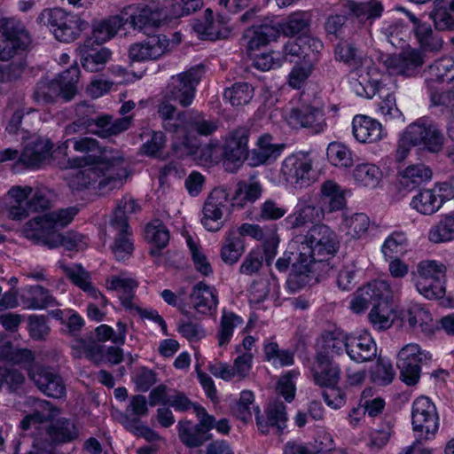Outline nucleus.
<instances>
[{"mask_svg":"<svg viewBox=\"0 0 454 454\" xmlns=\"http://www.w3.org/2000/svg\"><path fill=\"white\" fill-rule=\"evenodd\" d=\"M283 145L273 144L272 137L263 135L257 141V147L251 152V161L253 165L264 164L275 160L281 153Z\"/></svg>","mask_w":454,"mask_h":454,"instance_id":"ea45409f","label":"nucleus"},{"mask_svg":"<svg viewBox=\"0 0 454 454\" xmlns=\"http://www.w3.org/2000/svg\"><path fill=\"white\" fill-rule=\"evenodd\" d=\"M139 210L140 207L133 198L124 196L118 202L110 223H118L120 225H129V216Z\"/></svg>","mask_w":454,"mask_h":454,"instance_id":"338daca9","label":"nucleus"},{"mask_svg":"<svg viewBox=\"0 0 454 454\" xmlns=\"http://www.w3.org/2000/svg\"><path fill=\"white\" fill-rule=\"evenodd\" d=\"M8 194L12 199L8 210L12 220H23L30 212L43 211L50 207L49 192L44 188L12 186Z\"/></svg>","mask_w":454,"mask_h":454,"instance_id":"0eeeda50","label":"nucleus"},{"mask_svg":"<svg viewBox=\"0 0 454 454\" xmlns=\"http://www.w3.org/2000/svg\"><path fill=\"white\" fill-rule=\"evenodd\" d=\"M281 33V22L277 20L265 19L259 25L253 24L245 33L247 49L254 51L260 46L266 45L270 41L276 40Z\"/></svg>","mask_w":454,"mask_h":454,"instance_id":"5701e85b","label":"nucleus"},{"mask_svg":"<svg viewBox=\"0 0 454 454\" xmlns=\"http://www.w3.org/2000/svg\"><path fill=\"white\" fill-rule=\"evenodd\" d=\"M370 223V218L364 213L343 214L342 216V225L347 235L355 239L366 235Z\"/></svg>","mask_w":454,"mask_h":454,"instance_id":"5fc2aeb1","label":"nucleus"},{"mask_svg":"<svg viewBox=\"0 0 454 454\" xmlns=\"http://www.w3.org/2000/svg\"><path fill=\"white\" fill-rule=\"evenodd\" d=\"M412 29L422 52H438L442 49L443 40L430 24H419Z\"/></svg>","mask_w":454,"mask_h":454,"instance_id":"49530a36","label":"nucleus"},{"mask_svg":"<svg viewBox=\"0 0 454 454\" xmlns=\"http://www.w3.org/2000/svg\"><path fill=\"white\" fill-rule=\"evenodd\" d=\"M148 414V402L145 395H135L129 399L128 405L123 412L126 421L137 423L141 418Z\"/></svg>","mask_w":454,"mask_h":454,"instance_id":"0e129e2a","label":"nucleus"},{"mask_svg":"<svg viewBox=\"0 0 454 454\" xmlns=\"http://www.w3.org/2000/svg\"><path fill=\"white\" fill-rule=\"evenodd\" d=\"M192 27L194 32L202 40L215 41L223 37V33L219 28V24L215 23L211 9H207L204 12L203 19L197 20L193 23Z\"/></svg>","mask_w":454,"mask_h":454,"instance_id":"3c124183","label":"nucleus"},{"mask_svg":"<svg viewBox=\"0 0 454 454\" xmlns=\"http://www.w3.org/2000/svg\"><path fill=\"white\" fill-rule=\"evenodd\" d=\"M77 213L76 207H70L34 217L23 226V234L35 243L49 248L63 247L68 251L82 249L84 245L82 234L69 232L63 235L59 232L72 222Z\"/></svg>","mask_w":454,"mask_h":454,"instance_id":"f257e3e1","label":"nucleus"},{"mask_svg":"<svg viewBox=\"0 0 454 454\" xmlns=\"http://www.w3.org/2000/svg\"><path fill=\"white\" fill-rule=\"evenodd\" d=\"M280 173L283 178L294 187H308L315 180L312 160L304 153H297L285 158Z\"/></svg>","mask_w":454,"mask_h":454,"instance_id":"ddd939ff","label":"nucleus"},{"mask_svg":"<svg viewBox=\"0 0 454 454\" xmlns=\"http://www.w3.org/2000/svg\"><path fill=\"white\" fill-rule=\"evenodd\" d=\"M131 12L126 22L137 30L149 34V31L160 27L167 17V13L154 4L137 5L129 8Z\"/></svg>","mask_w":454,"mask_h":454,"instance_id":"412c9836","label":"nucleus"},{"mask_svg":"<svg viewBox=\"0 0 454 454\" xmlns=\"http://www.w3.org/2000/svg\"><path fill=\"white\" fill-rule=\"evenodd\" d=\"M145 239L153 243L155 247L151 248L150 254L155 257L160 255V251L169 241V231L160 221L156 220L148 223L145 230Z\"/></svg>","mask_w":454,"mask_h":454,"instance_id":"8fccbe9b","label":"nucleus"},{"mask_svg":"<svg viewBox=\"0 0 454 454\" xmlns=\"http://www.w3.org/2000/svg\"><path fill=\"white\" fill-rule=\"evenodd\" d=\"M190 300L193 309L202 315H212L218 304L216 290L204 282L193 286Z\"/></svg>","mask_w":454,"mask_h":454,"instance_id":"c756f323","label":"nucleus"},{"mask_svg":"<svg viewBox=\"0 0 454 454\" xmlns=\"http://www.w3.org/2000/svg\"><path fill=\"white\" fill-rule=\"evenodd\" d=\"M447 266L436 260H422L411 272V281L419 294L438 300L446 294Z\"/></svg>","mask_w":454,"mask_h":454,"instance_id":"39448f33","label":"nucleus"},{"mask_svg":"<svg viewBox=\"0 0 454 454\" xmlns=\"http://www.w3.org/2000/svg\"><path fill=\"white\" fill-rule=\"evenodd\" d=\"M353 177L360 186L375 188L382 178V171L375 164L362 163L354 168Z\"/></svg>","mask_w":454,"mask_h":454,"instance_id":"6e6d98bb","label":"nucleus"},{"mask_svg":"<svg viewBox=\"0 0 454 454\" xmlns=\"http://www.w3.org/2000/svg\"><path fill=\"white\" fill-rule=\"evenodd\" d=\"M202 75V69L192 67L176 76H172L168 85L165 98L177 102L182 106H190L194 98L196 86L199 84Z\"/></svg>","mask_w":454,"mask_h":454,"instance_id":"f8f14e48","label":"nucleus"},{"mask_svg":"<svg viewBox=\"0 0 454 454\" xmlns=\"http://www.w3.org/2000/svg\"><path fill=\"white\" fill-rule=\"evenodd\" d=\"M22 302L27 309H44L59 305L56 298L39 285L28 288L27 294L22 296Z\"/></svg>","mask_w":454,"mask_h":454,"instance_id":"79ce46f5","label":"nucleus"},{"mask_svg":"<svg viewBox=\"0 0 454 454\" xmlns=\"http://www.w3.org/2000/svg\"><path fill=\"white\" fill-rule=\"evenodd\" d=\"M428 239L436 244L454 240V212L443 216L431 227Z\"/></svg>","mask_w":454,"mask_h":454,"instance_id":"13d9d810","label":"nucleus"},{"mask_svg":"<svg viewBox=\"0 0 454 454\" xmlns=\"http://www.w3.org/2000/svg\"><path fill=\"white\" fill-rule=\"evenodd\" d=\"M228 194L225 190L215 189L206 200L201 223L208 231H217L223 227V215L226 209Z\"/></svg>","mask_w":454,"mask_h":454,"instance_id":"f3484780","label":"nucleus"},{"mask_svg":"<svg viewBox=\"0 0 454 454\" xmlns=\"http://www.w3.org/2000/svg\"><path fill=\"white\" fill-rule=\"evenodd\" d=\"M30 43L31 37L21 24L0 16V60L25 56Z\"/></svg>","mask_w":454,"mask_h":454,"instance_id":"1a4fd4ad","label":"nucleus"},{"mask_svg":"<svg viewBox=\"0 0 454 454\" xmlns=\"http://www.w3.org/2000/svg\"><path fill=\"white\" fill-rule=\"evenodd\" d=\"M325 214L319 203L316 205L310 200H300L294 211L285 219V222L289 228L296 229L309 223L321 222Z\"/></svg>","mask_w":454,"mask_h":454,"instance_id":"a878e982","label":"nucleus"},{"mask_svg":"<svg viewBox=\"0 0 454 454\" xmlns=\"http://www.w3.org/2000/svg\"><path fill=\"white\" fill-rule=\"evenodd\" d=\"M349 334L340 328L324 331L319 338L320 348L316 355L317 363L347 354Z\"/></svg>","mask_w":454,"mask_h":454,"instance_id":"a211bd4d","label":"nucleus"},{"mask_svg":"<svg viewBox=\"0 0 454 454\" xmlns=\"http://www.w3.org/2000/svg\"><path fill=\"white\" fill-rule=\"evenodd\" d=\"M168 405L173 407L176 411H187L193 409V412L199 419L198 426H215V419L213 416L209 415L207 411L195 403H193L185 394L178 391H174L170 394L168 398Z\"/></svg>","mask_w":454,"mask_h":454,"instance_id":"4c0bfd02","label":"nucleus"},{"mask_svg":"<svg viewBox=\"0 0 454 454\" xmlns=\"http://www.w3.org/2000/svg\"><path fill=\"white\" fill-rule=\"evenodd\" d=\"M352 132L360 143H374L383 137L381 124L366 115H356L352 121Z\"/></svg>","mask_w":454,"mask_h":454,"instance_id":"7c9ffc66","label":"nucleus"},{"mask_svg":"<svg viewBox=\"0 0 454 454\" xmlns=\"http://www.w3.org/2000/svg\"><path fill=\"white\" fill-rule=\"evenodd\" d=\"M124 24L123 18L121 16H113L96 23L93 26L91 35L84 41L86 46L105 43L113 38Z\"/></svg>","mask_w":454,"mask_h":454,"instance_id":"72a5a7b5","label":"nucleus"},{"mask_svg":"<svg viewBox=\"0 0 454 454\" xmlns=\"http://www.w3.org/2000/svg\"><path fill=\"white\" fill-rule=\"evenodd\" d=\"M424 63V53L417 48H409L399 54L389 55L383 62L388 75L405 78L419 75Z\"/></svg>","mask_w":454,"mask_h":454,"instance_id":"4468645a","label":"nucleus"},{"mask_svg":"<svg viewBox=\"0 0 454 454\" xmlns=\"http://www.w3.org/2000/svg\"><path fill=\"white\" fill-rule=\"evenodd\" d=\"M67 276L87 295L98 302L101 307L107 305V299L90 282V274L81 266L74 265L65 268Z\"/></svg>","mask_w":454,"mask_h":454,"instance_id":"c9c22d12","label":"nucleus"},{"mask_svg":"<svg viewBox=\"0 0 454 454\" xmlns=\"http://www.w3.org/2000/svg\"><path fill=\"white\" fill-rule=\"evenodd\" d=\"M36 21L49 27L54 37L63 43L74 42L88 27V23L80 16L67 12L62 8L43 10Z\"/></svg>","mask_w":454,"mask_h":454,"instance_id":"423d86ee","label":"nucleus"},{"mask_svg":"<svg viewBox=\"0 0 454 454\" xmlns=\"http://www.w3.org/2000/svg\"><path fill=\"white\" fill-rule=\"evenodd\" d=\"M432 169L424 163L409 165L401 174L402 184L407 189H414L432 178Z\"/></svg>","mask_w":454,"mask_h":454,"instance_id":"09e8293b","label":"nucleus"},{"mask_svg":"<svg viewBox=\"0 0 454 454\" xmlns=\"http://www.w3.org/2000/svg\"><path fill=\"white\" fill-rule=\"evenodd\" d=\"M318 203L325 213L340 210L346 204L344 191L336 182L326 180L321 184Z\"/></svg>","mask_w":454,"mask_h":454,"instance_id":"2f4dec72","label":"nucleus"},{"mask_svg":"<svg viewBox=\"0 0 454 454\" xmlns=\"http://www.w3.org/2000/svg\"><path fill=\"white\" fill-rule=\"evenodd\" d=\"M69 143L73 144L75 152L84 154L82 157L69 158L67 164L70 168H83L94 164L124 166V158L121 151L112 147H101L94 138L88 137L67 138L59 149H67Z\"/></svg>","mask_w":454,"mask_h":454,"instance_id":"20e7f679","label":"nucleus"},{"mask_svg":"<svg viewBox=\"0 0 454 454\" xmlns=\"http://www.w3.org/2000/svg\"><path fill=\"white\" fill-rule=\"evenodd\" d=\"M59 415V410L54 408L47 401H36L34 410L24 416L20 421L22 427L53 422Z\"/></svg>","mask_w":454,"mask_h":454,"instance_id":"c03bdc74","label":"nucleus"},{"mask_svg":"<svg viewBox=\"0 0 454 454\" xmlns=\"http://www.w3.org/2000/svg\"><path fill=\"white\" fill-rule=\"evenodd\" d=\"M318 370L313 373L315 383L323 387L338 386L340 379V367L331 359L325 363H317Z\"/></svg>","mask_w":454,"mask_h":454,"instance_id":"864d4df0","label":"nucleus"},{"mask_svg":"<svg viewBox=\"0 0 454 454\" xmlns=\"http://www.w3.org/2000/svg\"><path fill=\"white\" fill-rule=\"evenodd\" d=\"M110 231L114 232V243L111 250L118 261L129 259L134 250L132 233L129 225L110 223Z\"/></svg>","mask_w":454,"mask_h":454,"instance_id":"473e14b6","label":"nucleus"},{"mask_svg":"<svg viewBox=\"0 0 454 454\" xmlns=\"http://www.w3.org/2000/svg\"><path fill=\"white\" fill-rule=\"evenodd\" d=\"M432 360V355L415 343L404 346L398 353L397 366L401 380L408 386L416 385L420 378L421 365Z\"/></svg>","mask_w":454,"mask_h":454,"instance_id":"9b49d317","label":"nucleus"},{"mask_svg":"<svg viewBox=\"0 0 454 454\" xmlns=\"http://www.w3.org/2000/svg\"><path fill=\"white\" fill-rule=\"evenodd\" d=\"M407 246L408 239L405 232L395 231L387 237L381 247V252L385 257L393 258L396 254L403 253Z\"/></svg>","mask_w":454,"mask_h":454,"instance_id":"69168bd1","label":"nucleus"},{"mask_svg":"<svg viewBox=\"0 0 454 454\" xmlns=\"http://www.w3.org/2000/svg\"><path fill=\"white\" fill-rule=\"evenodd\" d=\"M412 426H438L439 417L434 403L427 396L413 401L411 408Z\"/></svg>","mask_w":454,"mask_h":454,"instance_id":"e433bc0d","label":"nucleus"},{"mask_svg":"<svg viewBox=\"0 0 454 454\" xmlns=\"http://www.w3.org/2000/svg\"><path fill=\"white\" fill-rule=\"evenodd\" d=\"M395 375V371L389 360L379 358L371 371L372 380L380 385L390 384Z\"/></svg>","mask_w":454,"mask_h":454,"instance_id":"774afa93","label":"nucleus"},{"mask_svg":"<svg viewBox=\"0 0 454 454\" xmlns=\"http://www.w3.org/2000/svg\"><path fill=\"white\" fill-rule=\"evenodd\" d=\"M442 205V199H439L435 190L427 189L420 191L411 201L412 208L423 215H432Z\"/></svg>","mask_w":454,"mask_h":454,"instance_id":"603ef678","label":"nucleus"},{"mask_svg":"<svg viewBox=\"0 0 454 454\" xmlns=\"http://www.w3.org/2000/svg\"><path fill=\"white\" fill-rule=\"evenodd\" d=\"M0 359L6 360L15 364L31 367L37 365L33 364L35 356L28 348H13L9 343L1 346Z\"/></svg>","mask_w":454,"mask_h":454,"instance_id":"bf43d9fd","label":"nucleus"},{"mask_svg":"<svg viewBox=\"0 0 454 454\" xmlns=\"http://www.w3.org/2000/svg\"><path fill=\"white\" fill-rule=\"evenodd\" d=\"M52 148L49 139L35 137L26 145L19 160L28 168H40L50 162Z\"/></svg>","mask_w":454,"mask_h":454,"instance_id":"b1692460","label":"nucleus"},{"mask_svg":"<svg viewBox=\"0 0 454 454\" xmlns=\"http://www.w3.org/2000/svg\"><path fill=\"white\" fill-rule=\"evenodd\" d=\"M79 75L80 69L78 66L74 65L59 74L58 78L54 79V82L58 83V88H59L65 101H70L75 95Z\"/></svg>","mask_w":454,"mask_h":454,"instance_id":"4d7b16f0","label":"nucleus"},{"mask_svg":"<svg viewBox=\"0 0 454 454\" xmlns=\"http://www.w3.org/2000/svg\"><path fill=\"white\" fill-rule=\"evenodd\" d=\"M245 251L244 240L235 231L226 233L221 247V258L229 265L235 264Z\"/></svg>","mask_w":454,"mask_h":454,"instance_id":"a18cd8bd","label":"nucleus"},{"mask_svg":"<svg viewBox=\"0 0 454 454\" xmlns=\"http://www.w3.org/2000/svg\"><path fill=\"white\" fill-rule=\"evenodd\" d=\"M401 320L404 325L417 334L431 337L437 330L429 310L420 304H411L401 311Z\"/></svg>","mask_w":454,"mask_h":454,"instance_id":"aec40b11","label":"nucleus"},{"mask_svg":"<svg viewBox=\"0 0 454 454\" xmlns=\"http://www.w3.org/2000/svg\"><path fill=\"white\" fill-rule=\"evenodd\" d=\"M106 287L109 290L119 292L121 305L128 310L137 309L135 290L137 287L136 280L121 276H111L106 279Z\"/></svg>","mask_w":454,"mask_h":454,"instance_id":"f704fd0d","label":"nucleus"},{"mask_svg":"<svg viewBox=\"0 0 454 454\" xmlns=\"http://www.w3.org/2000/svg\"><path fill=\"white\" fill-rule=\"evenodd\" d=\"M387 81L385 80L377 90V94L381 98L378 106V112L388 120L397 119L402 116V112L396 106L395 95L386 88Z\"/></svg>","mask_w":454,"mask_h":454,"instance_id":"052dcab7","label":"nucleus"},{"mask_svg":"<svg viewBox=\"0 0 454 454\" xmlns=\"http://www.w3.org/2000/svg\"><path fill=\"white\" fill-rule=\"evenodd\" d=\"M249 129L239 127L226 137L223 145V156L226 161L240 164L248 155Z\"/></svg>","mask_w":454,"mask_h":454,"instance_id":"393cba45","label":"nucleus"},{"mask_svg":"<svg viewBox=\"0 0 454 454\" xmlns=\"http://www.w3.org/2000/svg\"><path fill=\"white\" fill-rule=\"evenodd\" d=\"M243 323L244 319L242 317L232 311L223 309L216 333L218 346H227L233 337L235 329L242 325Z\"/></svg>","mask_w":454,"mask_h":454,"instance_id":"37998d69","label":"nucleus"},{"mask_svg":"<svg viewBox=\"0 0 454 454\" xmlns=\"http://www.w3.org/2000/svg\"><path fill=\"white\" fill-rule=\"evenodd\" d=\"M349 13L360 21H373L381 17L384 7L378 0H368L364 2H355L349 0L345 4Z\"/></svg>","mask_w":454,"mask_h":454,"instance_id":"a19ab883","label":"nucleus"},{"mask_svg":"<svg viewBox=\"0 0 454 454\" xmlns=\"http://www.w3.org/2000/svg\"><path fill=\"white\" fill-rule=\"evenodd\" d=\"M169 40L165 35H149L145 41L130 45L129 57L132 61H146L160 58L168 50Z\"/></svg>","mask_w":454,"mask_h":454,"instance_id":"4be33fe9","label":"nucleus"},{"mask_svg":"<svg viewBox=\"0 0 454 454\" xmlns=\"http://www.w3.org/2000/svg\"><path fill=\"white\" fill-rule=\"evenodd\" d=\"M223 97L232 106H244L253 98L254 88L247 82H236L224 90Z\"/></svg>","mask_w":454,"mask_h":454,"instance_id":"680f3d73","label":"nucleus"},{"mask_svg":"<svg viewBox=\"0 0 454 454\" xmlns=\"http://www.w3.org/2000/svg\"><path fill=\"white\" fill-rule=\"evenodd\" d=\"M452 72H454L453 58L445 56L434 60L424 71L427 90L438 89V85L445 80H454V74Z\"/></svg>","mask_w":454,"mask_h":454,"instance_id":"cd10ccee","label":"nucleus"},{"mask_svg":"<svg viewBox=\"0 0 454 454\" xmlns=\"http://www.w3.org/2000/svg\"><path fill=\"white\" fill-rule=\"evenodd\" d=\"M347 355L356 363L371 361L377 355L373 338L367 332L359 335L349 334Z\"/></svg>","mask_w":454,"mask_h":454,"instance_id":"bb28decb","label":"nucleus"},{"mask_svg":"<svg viewBox=\"0 0 454 454\" xmlns=\"http://www.w3.org/2000/svg\"><path fill=\"white\" fill-rule=\"evenodd\" d=\"M297 249V263L305 271L315 270L317 263L328 266V261L333 257L339 248L336 233L325 224L312 226L305 236H295L289 246Z\"/></svg>","mask_w":454,"mask_h":454,"instance_id":"f03ea898","label":"nucleus"},{"mask_svg":"<svg viewBox=\"0 0 454 454\" xmlns=\"http://www.w3.org/2000/svg\"><path fill=\"white\" fill-rule=\"evenodd\" d=\"M185 126L187 127V138L190 140V145H178L177 148L184 147L187 153H192L195 147L193 140L190 138L192 134L200 136H209L218 129V121L215 119L206 118V116L199 112L189 111L185 117Z\"/></svg>","mask_w":454,"mask_h":454,"instance_id":"c85d7f7f","label":"nucleus"},{"mask_svg":"<svg viewBox=\"0 0 454 454\" xmlns=\"http://www.w3.org/2000/svg\"><path fill=\"white\" fill-rule=\"evenodd\" d=\"M326 154L328 160L336 167L349 168L353 164L351 151L341 143H330Z\"/></svg>","mask_w":454,"mask_h":454,"instance_id":"e2e57ef3","label":"nucleus"},{"mask_svg":"<svg viewBox=\"0 0 454 454\" xmlns=\"http://www.w3.org/2000/svg\"><path fill=\"white\" fill-rule=\"evenodd\" d=\"M80 54L82 65L89 72L101 71L112 56V52L107 48L95 50L92 46H86V42L81 46Z\"/></svg>","mask_w":454,"mask_h":454,"instance_id":"58836bf2","label":"nucleus"},{"mask_svg":"<svg viewBox=\"0 0 454 454\" xmlns=\"http://www.w3.org/2000/svg\"><path fill=\"white\" fill-rule=\"evenodd\" d=\"M392 297L390 285L386 280L378 279L358 288L354 294L349 308L355 313L365 311L371 304L387 302Z\"/></svg>","mask_w":454,"mask_h":454,"instance_id":"2eb2a0df","label":"nucleus"},{"mask_svg":"<svg viewBox=\"0 0 454 454\" xmlns=\"http://www.w3.org/2000/svg\"><path fill=\"white\" fill-rule=\"evenodd\" d=\"M285 117L293 129H303L313 135L324 132L327 127L324 107L317 101L309 103L301 98L297 106L286 112Z\"/></svg>","mask_w":454,"mask_h":454,"instance_id":"6e6552de","label":"nucleus"},{"mask_svg":"<svg viewBox=\"0 0 454 454\" xmlns=\"http://www.w3.org/2000/svg\"><path fill=\"white\" fill-rule=\"evenodd\" d=\"M168 101L165 98L158 106V114L162 119V127L166 131L172 133L176 149L178 145H190L191 142L187 138V127L185 126L187 112H181L175 115L176 107Z\"/></svg>","mask_w":454,"mask_h":454,"instance_id":"dca6fc26","label":"nucleus"},{"mask_svg":"<svg viewBox=\"0 0 454 454\" xmlns=\"http://www.w3.org/2000/svg\"><path fill=\"white\" fill-rule=\"evenodd\" d=\"M29 378L44 395L52 398L66 396V385L51 368L35 365L29 370Z\"/></svg>","mask_w":454,"mask_h":454,"instance_id":"6ab92c4d","label":"nucleus"},{"mask_svg":"<svg viewBox=\"0 0 454 454\" xmlns=\"http://www.w3.org/2000/svg\"><path fill=\"white\" fill-rule=\"evenodd\" d=\"M311 25V14L309 12H294L281 22L282 34L286 36H295L306 34Z\"/></svg>","mask_w":454,"mask_h":454,"instance_id":"de8ad7c7","label":"nucleus"},{"mask_svg":"<svg viewBox=\"0 0 454 454\" xmlns=\"http://www.w3.org/2000/svg\"><path fill=\"white\" fill-rule=\"evenodd\" d=\"M409 134V139L413 141L416 146L437 153L442 151L444 145V135L439 125L430 118L423 116L417 119L405 128Z\"/></svg>","mask_w":454,"mask_h":454,"instance_id":"9d476101","label":"nucleus"},{"mask_svg":"<svg viewBox=\"0 0 454 454\" xmlns=\"http://www.w3.org/2000/svg\"><path fill=\"white\" fill-rule=\"evenodd\" d=\"M82 168H73L66 180L73 191H82L97 188L101 192H106L122 185V180L127 176V169L124 166L111 165H88Z\"/></svg>","mask_w":454,"mask_h":454,"instance_id":"7ed1b4c3","label":"nucleus"}]
</instances>
